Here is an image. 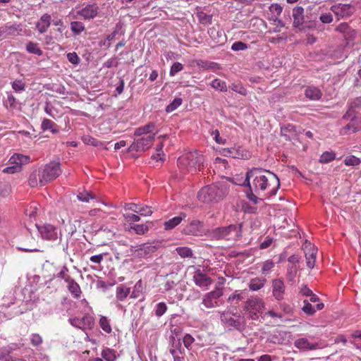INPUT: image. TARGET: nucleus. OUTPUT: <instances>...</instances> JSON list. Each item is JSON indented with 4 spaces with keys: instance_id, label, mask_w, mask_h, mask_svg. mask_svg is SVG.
<instances>
[{
    "instance_id": "f257e3e1",
    "label": "nucleus",
    "mask_w": 361,
    "mask_h": 361,
    "mask_svg": "<svg viewBox=\"0 0 361 361\" xmlns=\"http://www.w3.org/2000/svg\"><path fill=\"white\" fill-rule=\"evenodd\" d=\"M243 185H247L250 191H254L264 197H269L276 194L280 188V180L269 170L252 168L246 173Z\"/></svg>"
},
{
    "instance_id": "09e8293b",
    "label": "nucleus",
    "mask_w": 361,
    "mask_h": 361,
    "mask_svg": "<svg viewBox=\"0 0 361 361\" xmlns=\"http://www.w3.org/2000/svg\"><path fill=\"white\" fill-rule=\"evenodd\" d=\"M360 162V159L354 155L347 156L344 159V164L346 166H357Z\"/></svg>"
},
{
    "instance_id": "49530a36",
    "label": "nucleus",
    "mask_w": 361,
    "mask_h": 361,
    "mask_svg": "<svg viewBox=\"0 0 361 361\" xmlns=\"http://www.w3.org/2000/svg\"><path fill=\"white\" fill-rule=\"evenodd\" d=\"M102 356L106 361H115L116 354L114 350L107 348L102 352Z\"/></svg>"
},
{
    "instance_id": "20e7f679",
    "label": "nucleus",
    "mask_w": 361,
    "mask_h": 361,
    "mask_svg": "<svg viewBox=\"0 0 361 361\" xmlns=\"http://www.w3.org/2000/svg\"><path fill=\"white\" fill-rule=\"evenodd\" d=\"M241 224L219 227L214 230V234L217 239L237 240L241 236Z\"/></svg>"
},
{
    "instance_id": "6e6d98bb",
    "label": "nucleus",
    "mask_w": 361,
    "mask_h": 361,
    "mask_svg": "<svg viewBox=\"0 0 361 361\" xmlns=\"http://www.w3.org/2000/svg\"><path fill=\"white\" fill-rule=\"evenodd\" d=\"M195 338L189 334H187L183 337V344L187 349H190L192 344L194 343Z\"/></svg>"
},
{
    "instance_id": "5701e85b",
    "label": "nucleus",
    "mask_w": 361,
    "mask_h": 361,
    "mask_svg": "<svg viewBox=\"0 0 361 361\" xmlns=\"http://www.w3.org/2000/svg\"><path fill=\"white\" fill-rule=\"evenodd\" d=\"M186 217V214L180 212L178 216L173 217L164 224V228L166 231H169L179 225L181 221Z\"/></svg>"
},
{
    "instance_id": "7c9ffc66",
    "label": "nucleus",
    "mask_w": 361,
    "mask_h": 361,
    "mask_svg": "<svg viewBox=\"0 0 361 361\" xmlns=\"http://www.w3.org/2000/svg\"><path fill=\"white\" fill-rule=\"evenodd\" d=\"M85 321H87V322L89 324H90L92 322V318L85 316L82 318L74 317V318L69 319L70 324L72 326H73L76 328H78V329L84 328V326L85 324Z\"/></svg>"
},
{
    "instance_id": "13d9d810",
    "label": "nucleus",
    "mask_w": 361,
    "mask_h": 361,
    "mask_svg": "<svg viewBox=\"0 0 361 361\" xmlns=\"http://www.w3.org/2000/svg\"><path fill=\"white\" fill-rule=\"evenodd\" d=\"M67 59L70 63L74 65H78L80 62V58L75 52L67 54Z\"/></svg>"
},
{
    "instance_id": "9b49d317",
    "label": "nucleus",
    "mask_w": 361,
    "mask_h": 361,
    "mask_svg": "<svg viewBox=\"0 0 361 361\" xmlns=\"http://www.w3.org/2000/svg\"><path fill=\"white\" fill-rule=\"evenodd\" d=\"M203 222L199 220H192L183 229V233L188 235L198 236L203 233Z\"/></svg>"
},
{
    "instance_id": "ea45409f",
    "label": "nucleus",
    "mask_w": 361,
    "mask_h": 361,
    "mask_svg": "<svg viewBox=\"0 0 361 361\" xmlns=\"http://www.w3.org/2000/svg\"><path fill=\"white\" fill-rule=\"evenodd\" d=\"M41 177V171H34L29 177L28 183L32 188L37 187L39 183V178Z\"/></svg>"
},
{
    "instance_id": "37998d69",
    "label": "nucleus",
    "mask_w": 361,
    "mask_h": 361,
    "mask_svg": "<svg viewBox=\"0 0 361 361\" xmlns=\"http://www.w3.org/2000/svg\"><path fill=\"white\" fill-rule=\"evenodd\" d=\"M77 197L81 202H88L90 199H94L95 195L90 192L85 190L82 192H80L77 195Z\"/></svg>"
},
{
    "instance_id": "a18cd8bd",
    "label": "nucleus",
    "mask_w": 361,
    "mask_h": 361,
    "mask_svg": "<svg viewBox=\"0 0 361 361\" xmlns=\"http://www.w3.org/2000/svg\"><path fill=\"white\" fill-rule=\"evenodd\" d=\"M302 310L307 315H313L316 312L315 309L307 300H303Z\"/></svg>"
},
{
    "instance_id": "2f4dec72",
    "label": "nucleus",
    "mask_w": 361,
    "mask_h": 361,
    "mask_svg": "<svg viewBox=\"0 0 361 361\" xmlns=\"http://www.w3.org/2000/svg\"><path fill=\"white\" fill-rule=\"evenodd\" d=\"M154 124L152 123H149L144 126L137 128L135 131V135L141 136L143 135H150L149 133L154 130Z\"/></svg>"
},
{
    "instance_id": "dca6fc26",
    "label": "nucleus",
    "mask_w": 361,
    "mask_h": 361,
    "mask_svg": "<svg viewBox=\"0 0 361 361\" xmlns=\"http://www.w3.org/2000/svg\"><path fill=\"white\" fill-rule=\"evenodd\" d=\"M221 322L228 326L240 328L241 322L239 316L231 314L228 312H224L221 314Z\"/></svg>"
},
{
    "instance_id": "6e6552de",
    "label": "nucleus",
    "mask_w": 361,
    "mask_h": 361,
    "mask_svg": "<svg viewBox=\"0 0 361 361\" xmlns=\"http://www.w3.org/2000/svg\"><path fill=\"white\" fill-rule=\"evenodd\" d=\"M302 248L305 252L307 267L312 269L315 265L317 249L307 241L303 244Z\"/></svg>"
},
{
    "instance_id": "680f3d73",
    "label": "nucleus",
    "mask_w": 361,
    "mask_h": 361,
    "mask_svg": "<svg viewBox=\"0 0 361 361\" xmlns=\"http://www.w3.org/2000/svg\"><path fill=\"white\" fill-rule=\"evenodd\" d=\"M123 217L128 222H137L140 220V217L138 215L134 214H125Z\"/></svg>"
},
{
    "instance_id": "0e129e2a",
    "label": "nucleus",
    "mask_w": 361,
    "mask_h": 361,
    "mask_svg": "<svg viewBox=\"0 0 361 361\" xmlns=\"http://www.w3.org/2000/svg\"><path fill=\"white\" fill-rule=\"evenodd\" d=\"M300 293L304 296L309 297L310 296L313 292L312 290H310L308 287H307L305 285H303L300 290Z\"/></svg>"
},
{
    "instance_id": "aec40b11",
    "label": "nucleus",
    "mask_w": 361,
    "mask_h": 361,
    "mask_svg": "<svg viewBox=\"0 0 361 361\" xmlns=\"http://www.w3.org/2000/svg\"><path fill=\"white\" fill-rule=\"evenodd\" d=\"M294 345H295V347H296L297 348H298L300 350H312L322 348V347L320 346V345L318 343H310L308 340L306 338H301L297 339L294 342Z\"/></svg>"
},
{
    "instance_id": "f3484780",
    "label": "nucleus",
    "mask_w": 361,
    "mask_h": 361,
    "mask_svg": "<svg viewBox=\"0 0 361 361\" xmlns=\"http://www.w3.org/2000/svg\"><path fill=\"white\" fill-rule=\"evenodd\" d=\"M272 283V294L277 300L283 299L285 293V284L282 279H276L271 282Z\"/></svg>"
},
{
    "instance_id": "b1692460",
    "label": "nucleus",
    "mask_w": 361,
    "mask_h": 361,
    "mask_svg": "<svg viewBox=\"0 0 361 361\" xmlns=\"http://www.w3.org/2000/svg\"><path fill=\"white\" fill-rule=\"evenodd\" d=\"M51 25V16L45 13L36 23V28L41 34L44 33Z\"/></svg>"
},
{
    "instance_id": "4468645a",
    "label": "nucleus",
    "mask_w": 361,
    "mask_h": 361,
    "mask_svg": "<svg viewBox=\"0 0 361 361\" xmlns=\"http://www.w3.org/2000/svg\"><path fill=\"white\" fill-rule=\"evenodd\" d=\"M99 11L97 4H87L77 11V14L84 20H90L95 18Z\"/></svg>"
},
{
    "instance_id": "4c0bfd02",
    "label": "nucleus",
    "mask_w": 361,
    "mask_h": 361,
    "mask_svg": "<svg viewBox=\"0 0 361 361\" xmlns=\"http://www.w3.org/2000/svg\"><path fill=\"white\" fill-rule=\"evenodd\" d=\"M336 159V154L334 152L326 151L322 153L319 158V162L322 164H327Z\"/></svg>"
},
{
    "instance_id": "f03ea898",
    "label": "nucleus",
    "mask_w": 361,
    "mask_h": 361,
    "mask_svg": "<svg viewBox=\"0 0 361 361\" xmlns=\"http://www.w3.org/2000/svg\"><path fill=\"white\" fill-rule=\"evenodd\" d=\"M204 159L200 152L194 151L183 154L178 159V166L180 171L195 173L203 168Z\"/></svg>"
},
{
    "instance_id": "c85d7f7f",
    "label": "nucleus",
    "mask_w": 361,
    "mask_h": 361,
    "mask_svg": "<svg viewBox=\"0 0 361 361\" xmlns=\"http://www.w3.org/2000/svg\"><path fill=\"white\" fill-rule=\"evenodd\" d=\"M361 109V97L355 98L351 103L350 109L343 116V118H349L355 113L356 109Z\"/></svg>"
},
{
    "instance_id": "9d476101",
    "label": "nucleus",
    "mask_w": 361,
    "mask_h": 361,
    "mask_svg": "<svg viewBox=\"0 0 361 361\" xmlns=\"http://www.w3.org/2000/svg\"><path fill=\"white\" fill-rule=\"evenodd\" d=\"M154 137L155 134L153 133L135 140L133 143V147L137 151H145L152 147Z\"/></svg>"
},
{
    "instance_id": "a878e982",
    "label": "nucleus",
    "mask_w": 361,
    "mask_h": 361,
    "mask_svg": "<svg viewBox=\"0 0 361 361\" xmlns=\"http://www.w3.org/2000/svg\"><path fill=\"white\" fill-rule=\"evenodd\" d=\"M9 162L11 164L19 165L22 167V165L27 164L30 162V157L27 155L15 154L10 158Z\"/></svg>"
},
{
    "instance_id": "3c124183",
    "label": "nucleus",
    "mask_w": 361,
    "mask_h": 361,
    "mask_svg": "<svg viewBox=\"0 0 361 361\" xmlns=\"http://www.w3.org/2000/svg\"><path fill=\"white\" fill-rule=\"evenodd\" d=\"M167 310V306L164 302H159L155 310V315L157 317L162 316Z\"/></svg>"
},
{
    "instance_id": "473e14b6",
    "label": "nucleus",
    "mask_w": 361,
    "mask_h": 361,
    "mask_svg": "<svg viewBox=\"0 0 361 361\" xmlns=\"http://www.w3.org/2000/svg\"><path fill=\"white\" fill-rule=\"evenodd\" d=\"M56 127L57 125L54 121L47 118H44L41 124V128L42 130L46 131L49 130L53 133H58Z\"/></svg>"
},
{
    "instance_id": "e2e57ef3",
    "label": "nucleus",
    "mask_w": 361,
    "mask_h": 361,
    "mask_svg": "<svg viewBox=\"0 0 361 361\" xmlns=\"http://www.w3.org/2000/svg\"><path fill=\"white\" fill-rule=\"evenodd\" d=\"M319 18L323 23H330L333 21V17L331 13H323L320 16Z\"/></svg>"
},
{
    "instance_id": "58836bf2",
    "label": "nucleus",
    "mask_w": 361,
    "mask_h": 361,
    "mask_svg": "<svg viewBox=\"0 0 361 361\" xmlns=\"http://www.w3.org/2000/svg\"><path fill=\"white\" fill-rule=\"evenodd\" d=\"M211 86L220 92H226L227 91V86L226 82L221 80L220 79H214L211 82Z\"/></svg>"
},
{
    "instance_id": "5fc2aeb1",
    "label": "nucleus",
    "mask_w": 361,
    "mask_h": 361,
    "mask_svg": "<svg viewBox=\"0 0 361 361\" xmlns=\"http://www.w3.org/2000/svg\"><path fill=\"white\" fill-rule=\"evenodd\" d=\"M25 87V84L22 80H16L12 82V87L16 91H23Z\"/></svg>"
},
{
    "instance_id": "bf43d9fd",
    "label": "nucleus",
    "mask_w": 361,
    "mask_h": 361,
    "mask_svg": "<svg viewBox=\"0 0 361 361\" xmlns=\"http://www.w3.org/2000/svg\"><path fill=\"white\" fill-rule=\"evenodd\" d=\"M247 48V44L243 42H235L231 46V49L233 51H243Z\"/></svg>"
},
{
    "instance_id": "c03bdc74",
    "label": "nucleus",
    "mask_w": 361,
    "mask_h": 361,
    "mask_svg": "<svg viewBox=\"0 0 361 361\" xmlns=\"http://www.w3.org/2000/svg\"><path fill=\"white\" fill-rule=\"evenodd\" d=\"M182 99L180 97L175 98L166 107V111L168 113L172 112L176 110L182 104Z\"/></svg>"
},
{
    "instance_id": "e433bc0d",
    "label": "nucleus",
    "mask_w": 361,
    "mask_h": 361,
    "mask_svg": "<svg viewBox=\"0 0 361 361\" xmlns=\"http://www.w3.org/2000/svg\"><path fill=\"white\" fill-rule=\"evenodd\" d=\"M26 50L27 52L37 56H42L43 54L42 51L39 49L38 44L33 42H29L26 44Z\"/></svg>"
},
{
    "instance_id": "7ed1b4c3",
    "label": "nucleus",
    "mask_w": 361,
    "mask_h": 361,
    "mask_svg": "<svg viewBox=\"0 0 361 361\" xmlns=\"http://www.w3.org/2000/svg\"><path fill=\"white\" fill-rule=\"evenodd\" d=\"M226 194V188L224 185L214 184L203 187L197 194L198 200L203 203H210L218 201Z\"/></svg>"
},
{
    "instance_id": "f8f14e48",
    "label": "nucleus",
    "mask_w": 361,
    "mask_h": 361,
    "mask_svg": "<svg viewBox=\"0 0 361 361\" xmlns=\"http://www.w3.org/2000/svg\"><path fill=\"white\" fill-rule=\"evenodd\" d=\"M37 229L43 239L48 240H56L57 239L56 228L49 224L37 226Z\"/></svg>"
},
{
    "instance_id": "4d7b16f0",
    "label": "nucleus",
    "mask_w": 361,
    "mask_h": 361,
    "mask_svg": "<svg viewBox=\"0 0 361 361\" xmlns=\"http://www.w3.org/2000/svg\"><path fill=\"white\" fill-rule=\"evenodd\" d=\"M30 341L32 345L39 346L42 343V338L38 334H32L31 335Z\"/></svg>"
},
{
    "instance_id": "cd10ccee",
    "label": "nucleus",
    "mask_w": 361,
    "mask_h": 361,
    "mask_svg": "<svg viewBox=\"0 0 361 361\" xmlns=\"http://www.w3.org/2000/svg\"><path fill=\"white\" fill-rule=\"evenodd\" d=\"M305 96L310 99H319L322 97L320 90L314 86H308L305 91Z\"/></svg>"
},
{
    "instance_id": "774afa93",
    "label": "nucleus",
    "mask_w": 361,
    "mask_h": 361,
    "mask_svg": "<svg viewBox=\"0 0 361 361\" xmlns=\"http://www.w3.org/2000/svg\"><path fill=\"white\" fill-rule=\"evenodd\" d=\"M258 196H262V195H259L257 192H255L254 191H250V193L247 194L248 199L255 204H257L258 202Z\"/></svg>"
},
{
    "instance_id": "864d4df0",
    "label": "nucleus",
    "mask_w": 361,
    "mask_h": 361,
    "mask_svg": "<svg viewBox=\"0 0 361 361\" xmlns=\"http://www.w3.org/2000/svg\"><path fill=\"white\" fill-rule=\"evenodd\" d=\"M22 170V167L19 165L13 164V166H7L4 169L3 172L5 173H15L17 172H20Z\"/></svg>"
},
{
    "instance_id": "338daca9",
    "label": "nucleus",
    "mask_w": 361,
    "mask_h": 361,
    "mask_svg": "<svg viewBox=\"0 0 361 361\" xmlns=\"http://www.w3.org/2000/svg\"><path fill=\"white\" fill-rule=\"evenodd\" d=\"M243 299V297L241 295V294L238 293L237 291H235L234 293H233L232 295H231L228 297V302H233V301L236 300L238 302V301L241 300Z\"/></svg>"
},
{
    "instance_id": "1a4fd4ad",
    "label": "nucleus",
    "mask_w": 361,
    "mask_h": 361,
    "mask_svg": "<svg viewBox=\"0 0 361 361\" xmlns=\"http://www.w3.org/2000/svg\"><path fill=\"white\" fill-rule=\"evenodd\" d=\"M350 121L341 129L343 135L354 133L361 130V114H353Z\"/></svg>"
},
{
    "instance_id": "412c9836",
    "label": "nucleus",
    "mask_w": 361,
    "mask_h": 361,
    "mask_svg": "<svg viewBox=\"0 0 361 361\" xmlns=\"http://www.w3.org/2000/svg\"><path fill=\"white\" fill-rule=\"evenodd\" d=\"M66 283H68V290L71 293V295L74 298H80L82 294V290L79 284L72 278H67Z\"/></svg>"
},
{
    "instance_id": "ddd939ff",
    "label": "nucleus",
    "mask_w": 361,
    "mask_h": 361,
    "mask_svg": "<svg viewBox=\"0 0 361 361\" xmlns=\"http://www.w3.org/2000/svg\"><path fill=\"white\" fill-rule=\"evenodd\" d=\"M124 208L126 210H130L144 216H150L153 213L150 207L133 202L126 204Z\"/></svg>"
},
{
    "instance_id": "8fccbe9b",
    "label": "nucleus",
    "mask_w": 361,
    "mask_h": 361,
    "mask_svg": "<svg viewBox=\"0 0 361 361\" xmlns=\"http://www.w3.org/2000/svg\"><path fill=\"white\" fill-rule=\"evenodd\" d=\"M274 267V263L271 260H267L263 263L262 267V273L264 275L268 274Z\"/></svg>"
},
{
    "instance_id": "393cba45",
    "label": "nucleus",
    "mask_w": 361,
    "mask_h": 361,
    "mask_svg": "<svg viewBox=\"0 0 361 361\" xmlns=\"http://www.w3.org/2000/svg\"><path fill=\"white\" fill-rule=\"evenodd\" d=\"M267 282V279L264 277H256L250 279L248 287L252 291H257L262 288Z\"/></svg>"
},
{
    "instance_id": "2eb2a0df",
    "label": "nucleus",
    "mask_w": 361,
    "mask_h": 361,
    "mask_svg": "<svg viewBox=\"0 0 361 361\" xmlns=\"http://www.w3.org/2000/svg\"><path fill=\"white\" fill-rule=\"evenodd\" d=\"M193 279L197 286L205 290L208 289L213 282L212 279L209 276L203 274L200 270L195 273Z\"/></svg>"
},
{
    "instance_id": "c756f323",
    "label": "nucleus",
    "mask_w": 361,
    "mask_h": 361,
    "mask_svg": "<svg viewBox=\"0 0 361 361\" xmlns=\"http://www.w3.org/2000/svg\"><path fill=\"white\" fill-rule=\"evenodd\" d=\"M18 28L15 25H5L0 27V37L6 38L9 35H16Z\"/></svg>"
},
{
    "instance_id": "603ef678",
    "label": "nucleus",
    "mask_w": 361,
    "mask_h": 361,
    "mask_svg": "<svg viewBox=\"0 0 361 361\" xmlns=\"http://www.w3.org/2000/svg\"><path fill=\"white\" fill-rule=\"evenodd\" d=\"M183 69V65L179 62H176L171 66L169 74L171 76H173L177 73L181 71Z\"/></svg>"
},
{
    "instance_id": "0eeeda50",
    "label": "nucleus",
    "mask_w": 361,
    "mask_h": 361,
    "mask_svg": "<svg viewBox=\"0 0 361 361\" xmlns=\"http://www.w3.org/2000/svg\"><path fill=\"white\" fill-rule=\"evenodd\" d=\"M300 257L297 255H293L288 258V265L286 271V279L289 282L295 281L299 270V263Z\"/></svg>"
},
{
    "instance_id": "a19ab883",
    "label": "nucleus",
    "mask_w": 361,
    "mask_h": 361,
    "mask_svg": "<svg viewBox=\"0 0 361 361\" xmlns=\"http://www.w3.org/2000/svg\"><path fill=\"white\" fill-rule=\"evenodd\" d=\"M71 30L76 35H80L85 30V25L79 21H73L71 23Z\"/></svg>"
},
{
    "instance_id": "c9c22d12",
    "label": "nucleus",
    "mask_w": 361,
    "mask_h": 361,
    "mask_svg": "<svg viewBox=\"0 0 361 361\" xmlns=\"http://www.w3.org/2000/svg\"><path fill=\"white\" fill-rule=\"evenodd\" d=\"M130 293V288L123 285L116 288V298L118 300H123Z\"/></svg>"
},
{
    "instance_id": "72a5a7b5",
    "label": "nucleus",
    "mask_w": 361,
    "mask_h": 361,
    "mask_svg": "<svg viewBox=\"0 0 361 361\" xmlns=\"http://www.w3.org/2000/svg\"><path fill=\"white\" fill-rule=\"evenodd\" d=\"M130 229L133 230L136 234L143 235L149 231L147 224H130Z\"/></svg>"
},
{
    "instance_id": "69168bd1",
    "label": "nucleus",
    "mask_w": 361,
    "mask_h": 361,
    "mask_svg": "<svg viewBox=\"0 0 361 361\" xmlns=\"http://www.w3.org/2000/svg\"><path fill=\"white\" fill-rule=\"evenodd\" d=\"M270 10L271 12L276 13L277 16L280 15L283 11V8L282 7L277 4H271V6H270Z\"/></svg>"
},
{
    "instance_id": "de8ad7c7",
    "label": "nucleus",
    "mask_w": 361,
    "mask_h": 361,
    "mask_svg": "<svg viewBox=\"0 0 361 361\" xmlns=\"http://www.w3.org/2000/svg\"><path fill=\"white\" fill-rule=\"evenodd\" d=\"M176 250L183 258L191 257L192 255V250L188 247H178Z\"/></svg>"
},
{
    "instance_id": "bb28decb",
    "label": "nucleus",
    "mask_w": 361,
    "mask_h": 361,
    "mask_svg": "<svg viewBox=\"0 0 361 361\" xmlns=\"http://www.w3.org/2000/svg\"><path fill=\"white\" fill-rule=\"evenodd\" d=\"M170 353L173 356V361H184V350L180 342L173 348L170 349Z\"/></svg>"
},
{
    "instance_id": "79ce46f5",
    "label": "nucleus",
    "mask_w": 361,
    "mask_h": 361,
    "mask_svg": "<svg viewBox=\"0 0 361 361\" xmlns=\"http://www.w3.org/2000/svg\"><path fill=\"white\" fill-rule=\"evenodd\" d=\"M229 88L233 92H238L243 96H246L247 94V90L240 82L232 83L229 85Z\"/></svg>"
},
{
    "instance_id": "6ab92c4d",
    "label": "nucleus",
    "mask_w": 361,
    "mask_h": 361,
    "mask_svg": "<svg viewBox=\"0 0 361 361\" xmlns=\"http://www.w3.org/2000/svg\"><path fill=\"white\" fill-rule=\"evenodd\" d=\"M331 10L338 17L351 16L354 12V8L349 4H338L331 7Z\"/></svg>"
},
{
    "instance_id": "4be33fe9",
    "label": "nucleus",
    "mask_w": 361,
    "mask_h": 361,
    "mask_svg": "<svg viewBox=\"0 0 361 361\" xmlns=\"http://www.w3.org/2000/svg\"><path fill=\"white\" fill-rule=\"evenodd\" d=\"M293 26L299 27L304 23V8L302 6H297L293 10Z\"/></svg>"
},
{
    "instance_id": "f704fd0d",
    "label": "nucleus",
    "mask_w": 361,
    "mask_h": 361,
    "mask_svg": "<svg viewBox=\"0 0 361 361\" xmlns=\"http://www.w3.org/2000/svg\"><path fill=\"white\" fill-rule=\"evenodd\" d=\"M99 324L101 329L106 333L110 334L112 331V329L110 324V321L105 316H100Z\"/></svg>"
},
{
    "instance_id": "a211bd4d",
    "label": "nucleus",
    "mask_w": 361,
    "mask_h": 361,
    "mask_svg": "<svg viewBox=\"0 0 361 361\" xmlns=\"http://www.w3.org/2000/svg\"><path fill=\"white\" fill-rule=\"evenodd\" d=\"M264 307V302L262 299L259 298H249L246 302L245 309L250 312H255V315L257 316V312H259Z\"/></svg>"
},
{
    "instance_id": "39448f33",
    "label": "nucleus",
    "mask_w": 361,
    "mask_h": 361,
    "mask_svg": "<svg viewBox=\"0 0 361 361\" xmlns=\"http://www.w3.org/2000/svg\"><path fill=\"white\" fill-rule=\"evenodd\" d=\"M61 173L60 163L51 161L46 164L41 171L39 178L40 185H44L47 183L56 179Z\"/></svg>"
},
{
    "instance_id": "423d86ee",
    "label": "nucleus",
    "mask_w": 361,
    "mask_h": 361,
    "mask_svg": "<svg viewBox=\"0 0 361 361\" xmlns=\"http://www.w3.org/2000/svg\"><path fill=\"white\" fill-rule=\"evenodd\" d=\"M223 295V289L219 286H216L214 290L206 293L202 298V304L207 308H213L218 307L219 298Z\"/></svg>"
},
{
    "instance_id": "052dcab7",
    "label": "nucleus",
    "mask_w": 361,
    "mask_h": 361,
    "mask_svg": "<svg viewBox=\"0 0 361 361\" xmlns=\"http://www.w3.org/2000/svg\"><path fill=\"white\" fill-rule=\"evenodd\" d=\"M163 145L161 144L159 147L157 148V153L152 156V159L158 160H162V157L164 156V152L162 150Z\"/></svg>"
}]
</instances>
